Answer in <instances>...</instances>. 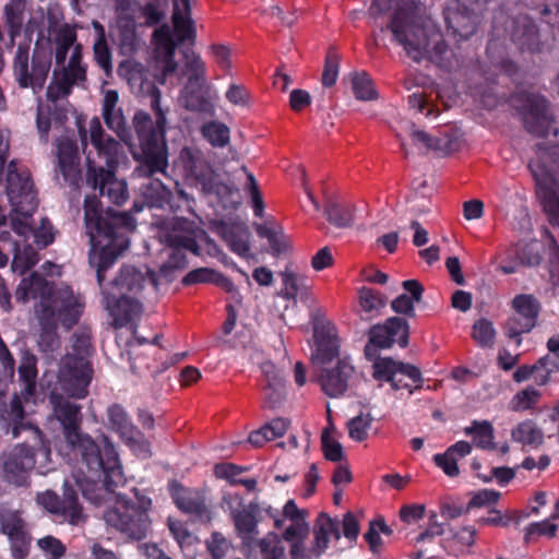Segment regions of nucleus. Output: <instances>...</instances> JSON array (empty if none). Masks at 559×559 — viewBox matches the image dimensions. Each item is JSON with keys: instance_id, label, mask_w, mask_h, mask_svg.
Returning a JSON list of instances; mask_svg holds the SVG:
<instances>
[{"instance_id": "obj_32", "label": "nucleus", "mask_w": 559, "mask_h": 559, "mask_svg": "<svg viewBox=\"0 0 559 559\" xmlns=\"http://www.w3.org/2000/svg\"><path fill=\"white\" fill-rule=\"evenodd\" d=\"M472 451V445L467 441H457L449 447L444 453L433 455L435 464L442 469L449 477H456L460 474L457 461Z\"/></svg>"}, {"instance_id": "obj_60", "label": "nucleus", "mask_w": 559, "mask_h": 559, "mask_svg": "<svg viewBox=\"0 0 559 559\" xmlns=\"http://www.w3.org/2000/svg\"><path fill=\"white\" fill-rule=\"evenodd\" d=\"M542 205L549 224L559 228V193L555 190H545L542 195Z\"/></svg>"}, {"instance_id": "obj_27", "label": "nucleus", "mask_w": 559, "mask_h": 559, "mask_svg": "<svg viewBox=\"0 0 559 559\" xmlns=\"http://www.w3.org/2000/svg\"><path fill=\"white\" fill-rule=\"evenodd\" d=\"M25 411L20 395L14 394L9 402L0 397V420L11 428L13 438H17L21 430H32L38 443L43 441L39 428L24 423Z\"/></svg>"}, {"instance_id": "obj_51", "label": "nucleus", "mask_w": 559, "mask_h": 559, "mask_svg": "<svg viewBox=\"0 0 559 559\" xmlns=\"http://www.w3.org/2000/svg\"><path fill=\"white\" fill-rule=\"evenodd\" d=\"M262 559H285V547L281 537L269 533L258 543Z\"/></svg>"}, {"instance_id": "obj_55", "label": "nucleus", "mask_w": 559, "mask_h": 559, "mask_svg": "<svg viewBox=\"0 0 559 559\" xmlns=\"http://www.w3.org/2000/svg\"><path fill=\"white\" fill-rule=\"evenodd\" d=\"M473 340L481 347H491L495 343L496 331L487 319H479L473 325Z\"/></svg>"}, {"instance_id": "obj_16", "label": "nucleus", "mask_w": 559, "mask_h": 559, "mask_svg": "<svg viewBox=\"0 0 559 559\" xmlns=\"http://www.w3.org/2000/svg\"><path fill=\"white\" fill-rule=\"evenodd\" d=\"M36 501L49 513L60 516L71 525H79L86 519L78 492L69 481L63 485L62 498L52 490H46L37 495Z\"/></svg>"}, {"instance_id": "obj_64", "label": "nucleus", "mask_w": 559, "mask_h": 559, "mask_svg": "<svg viewBox=\"0 0 559 559\" xmlns=\"http://www.w3.org/2000/svg\"><path fill=\"white\" fill-rule=\"evenodd\" d=\"M209 52L213 61L225 73L231 72V53L230 49L221 44H213L209 47Z\"/></svg>"}, {"instance_id": "obj_23", "label": "nucleus", "mask_w": 559, "mask_h": 559, "mask_svg": "<svg viewBox=\"0 0 559 559\" xmlns=\"http://www.w3.org/2000/svg\"><path fill=\"white\" fill-rule=\"evenodd\" d=\"M35 466L34 448L24 443L15 445L4 455L3 472L9 483L22 486L26 483L28 473Z\"/></svg>"}, {"instance_id": "obj_28", "label": "nucleus", "mask_w": 559, "mask_h": 559, "mask_svg": "<svg viewBox=\"0 0 559 559\" xmlns=\"http://www.w3.org/2000/svg\"><path fill=\"white\" fill-rule=\"evenodd\" d=\"M354 372V367L346 359L338 360L334 368L321 371L318 379L321 390L333 399L343 396Z\"/></svg>"}, {"instance_id": "obj_4", "label": "nucleus", "mask_w": 559, "mask_h": 559, "mask_svg": "<svg viewBox=\"0 0 559 559\" xmlns=\"http://www.w3.org/2000/svg\"><path fill=\"white\" fill-rule=\"evenodd\" d=\"M84 222L91 243L90 260L96 266L97 282L103 290L106 288V271L129 247L128 236L134 231L136 224L133 216L127 212L110 209L103 211L96 195H87L84 200Z\"/></svg>"}, {"instance_id": "obj_53", "label": "nucleus", "mask_w": 559, "mask_h": 559, "mask_svg": "<svg viewBox=\"0 0 559 559\" xmlns=\"http://www.w3.org/2000/svg\"><path fill=\"white\" fill-rule=\"evenodd\" d=\"M0 530L10 538L26 531L27 527L19 511H3L0 513Z\"/></svg>"}, {"instance_id": "obj_8", "label": "nucleus", "mask_w": 559, "mask_h": 559, "mask_svg": "<svg viewBox=\"0 0 559 559\" xmlns=\"http://www.w3.org/2000/svg\"><path fill=\"white\" fill-rule=\"evenodd\" d=\"M206 233L194 222L182 217H173L163 223L159 231L160 241L169 248L167 261L162 264L159 272L168 276L170 272L182 270L188 265L186 252L200 255L199 240Z\"/></svg>"}, {"instance_id": "obj_46", "label": "nucleus", "mask_w": 559, "mask_h": 559, "mask_svg": "<svg viewBox=\"0 0 559 559\" xmlns=\"http://www.w3.org/2000/svg\"><path fill=\"white\" fill-rule=\"evenodd\" d=\"M39 261L38 251L32 245L15 243L12 270L20 275L25 274Z\"/></svg>"}, {"instance_id": "obj_30", "label": "nucleus", "mask_w": 559, "mask_h": 559, "mask_svg": "<svg viewBox=\"0 0 559 559\" xmlns=\"http://www.w3.org/2000/svg\"><path fill=\"white\" fill-rule=\"evenodd\" d=\"M58 167L64 180L75 183L80 177V158L74 140L60 138L57 141Z\"/></svg>"}, {"instance_id": "obj_12", "label": "nucleus", "mask_w": 559, "mask_h": 559, "mask_svg": "<svg viewBox=\"0 0 559 559\" xmlns=\"http://www.w3.org/2000/svg\"><path fill=\"white\" fill-rule=\"evenodd\" d=\"M510 103L521 114L524 127L531 134L538 138H544L550 132L557 134L554 115L544 96L521 91L511 96Z\"/></svg>"}, {"instance_id": "obj_33", "label": "nucleus", "mask_w": 559, "mask_h": 559, "mask_svg": "<svg viewBox=\"0 0 559 559\" xmlns=\"http://www.w3.org/2000/svg\"><path fill=\"white\" fill-rule=\"evenodd\" d=\"M180 74L186 80L185 85H189V88L209 84L206 63L200 55L194 52L185 55Z\"/></svg>"}, {"instance_id": "obj_48", "label": "nucleus", "mask_w": 559, "mask_h": 559, "mask_svg": "<svg viewBox=\"0 0 559 559\" xmlns=\"http://www.w3.org/2000/svg\"><path fill=\"white\" fill-rule=\"evenodd\" d=\"M352 88L355 97L359 100H372L378 98L371 76L365 72H355L350 75Z\"/></svg>"}, {"instance_id": "obj_26", "label": "nucleus", "mask_w": 559, "mask_h": 559, "mask_svg": "<svg viewBox=\"0 0 559 559\" xmlns=\"http://www.w3.org/2000/svg\"><path fill=\"white\" fill-rule=\"evenodd\" d=\"M314 350L311 359L314 364H328L338 356L340 342L336 329L331 322H317L313 326Z\"/></svg>"}, {"instance_id": "obj_2", "label": "nucleus", "mask_w": 559, "mask_h": 559, "mask_svg": "<svg viewBox=\"0 0 559 559\" xmlns=\"http://www.w3.org/2000/svg\"><path fill=\"white\" fill-rule=\"evenodd\" d=\"M391 11L386 28L393 40L403 47L415 62L428 59L447 71L459 66V59L441 35L426 25V8L418 0H372L369 13L373 16Z\"/></svg>"}, {"instance_id": "obj_24", "label": "nucleus", "mask_w": 559, "mask_h": 559, "mask_svg": "<svg viewBox=\"0 0 559 559\" xmlns=\"http://www.w3.org/2000/svg\"><path fill=\"white\" fill-rule=\"evenodd\" d=\"M102 294L104 307L112 318L115 328H123L140 316L142 306L136 299L116 295L107 288Z\"/></svg>"}, {"instance_id": "obj_37", "label": "nucleus", "mask_w": 559, "mask_h": 559, "mask_svg": "<svg viewBox=\"0 0 559 559\" xmlns=\"http://www.w3.org/2000/svg\"><path fill=\"white\" fill-rule=\"evenodd\" d=\"M211 90V85L206 86H191L185 85L181 91V99L186 109L195 112L211 114L213 105L211 99L206 96Z\"/></svg>"}, {"instance_id": "obj_5", "label": "nucleus", "mask_w": 559, "mask_h": 559, "mask_svg": "<svg viewBox=\"0 0 559 559\" xmlns=\"http://www.w3.org/2000/svg\"><path fill=\"white\" fill-rule=\"evenodd\" d=\"M51 402L55 417L62 426L67 443L80 452L83 462L91 471L104 473L106 490L114 492L124 481L114 443L105 435L100 437L99 442H96L81 431L83 419L81 405L61 395H53Z\"/></svg>"}, {"instance_id": "obj_13", "label": "nucleus", "mask_w": 559, "mask_h": 559, "mask_svg": "<svg viewBox=\"0 0 559 559\" xmlns=\"http://www.w3.org/2000/svg\"><path fill=\"white\" fill-rule=\"evenodd\" d=\"M5 191L13 212L35 213L38 206L37 194L27 168L20 167L14 160L7 169Z\"/></svg>"}, {"instance_id": "obj_7", "label": "nucleus", "mask_w": 559, "mask_h": 559, "mask_svg": "<svg viewBox=\"0 0 559 559\" xmlns=\"http://www.w3.org/2000/svg\"><path fill=\"white\" fill-rule=\"evenodd\" d=\"M88 133L90 141L96 148L98 156L104 158L106 168L97 165L88 154L86 156V182L94 190H98L102 197H107L111 203L121 205L128 198V189L127 183L117 179L115 175L120 143L111 136L105 135L97 117L90 121Z\"/></svg>"}, {"instance_id": "obj_6", "label": "nucleus", "mask_w": 559, "mask_h": 559, "mask_svg": "<svg viewBox=\"0 0 559 559\" xmlns=\"http://www.w3.org/2000/svg\"><path fill=\"white\" fill-rule=\"evenodd\" d=\"M173 29L163 24L153 33L152 68L155 81L165 84L168 75L177 69L175 51L178 45H193L197 38L195 23L191 17L190 0H174Z\"/></svg>"}, {"instance_id": "obj_49", "label": "nucleus", "mask_w": 559, "mask_h": 559, "mask_svg": "<svg viewBox=\"0 0 559 559\" xmlns=\"http://www.w3.org/2000/svg\"><path fill=\"white\" fill-rule=\"evenodd\" d=\"M354 207L349 203L330 202L325 207L328 221L336 227H347L353 222Z\"/></svg>"}, {"instance_id": "obj_39", "label": "nucleus", "mask_w": 559, "mask_h": 559, "mask_svg": "<svg viewBox=\"0 0 559 559\" xmlns=\"http://www.w3.org/2000/svg\"><path fill=\"white\" fill-rule=\"evenodd\" d=\"M511 438L523 445L537 448L544 441V432L535 421L526 419L511 430Z\"/></svg>"}, {"instance_id": "obj_10", "label": "nucleus", "mask_w": 559, "mask_h": 559, "mask_svg": "<svg viewBox=\"0 0 559 559\" xmlns=\"http://www.w3.org/2000/svg\"><path fill=\"white\" fill-rule=\"evenodd\" d=\"M501 31L506 32L511 43L522 53L531 55L543 51L544 43L540 40L538 29L533 20L527 15H519L509 19L502 12L495 16L492 25V38L487 46V55L496 62L495 55L499 48Z\"/></svg>"}, {"instance_id": "obj_44", "label": "nucleus", "mask_w": 559, "mask_h": 559, "mask_svg": "<svg viewBox=\"0 0 559 559\" xmlns=\"http://www.w3.org/2000/svg\"><path fill=\"white\" fill-rule=\"evenodd\" d=\"M464 433L473 438V443L484 450H491L495 448L493 427L488 420H474L471 426L464 428Z\"/></svg>"}, {"instance_id": "obj_35", "label": "nucleus", "mask_w": 559, "mask_h": 559, "mask_svg": "<svg viewBox=\"0 0 559 559\" xmlns=\"http://www.w3.org/2000/svg\"><path fill=\"white\" fill-rule=\"evenodd\" d=\"M145 278L141 272L132 266H123L107 289L116 293V295L127 296L128 293L142 290Z\"/></svg>"}, {"instance_id": "obj_61", "label": "nucleus", "mask_w": 559, "mask_h": 559, "mask_svg": "<svg viewBox=\"0 0 559 559\" xmlns=\"http://www.w3.org/2000/svg\"><path fill=\"white\" fill-rule=\"evenodd\" d=\"M371 420L372 419L370 418L369 414H360L352 418L347 424L350 439L357 442L365 441L368 438Z\"/></svg>"}, {"instance_id": "obj_41", "label": "nucleus", "mask_w": 559, "mask_h": 559, "mask_svg": "<svg viewBox=\"0 0 559 559\" xmlns=\"http://www.w3.org/2000/svg\"><path fill=\"white\" fill-rule=\"evenodd\" d=\"M358 305L366 318L370 319L378 316L380 310L385 307L386 298L378 289L364 286L358 290Z\"/></svg>"}, {"instance_id": "obj_20", "label": "nucleus", "mask_w": 559, "mask_h": 559, "mask_svg": "<svg viewBox=\"0 0 559 559\" xmlns=\"http://www.w3.org/2000/svg\"><path fill=\"white\" fill-rule=\"evenodd\" d=\"M56 290L50 282L37 272H34L21 281L16 289V298L23 302L31 299H39V302L35 306V314L38 320L51 324L53 313L48 302Z\"/></svg>"}, {"instance_id": "obj_57", "label": "nucleus", "mask_w": 559, "mask_h": 559, "mask_svg": "<svg viewBox=\"0 0 559 559\" xmlns=\"http://www.w3.org/2000/svg\"><path fill=\"white\" fill-rule=\"evenodd\" d=\"M321 449L324 457L331 462H342L344 451L342 444L332 436L329 429H324L321 435Z\"/></svg>"}, {"instance_id": "obj_9", "label": "nucleus", "mask_w": 559, "mask_h": 559, "mask_svg": "<svg viewBox=\"0 0 559 559\" xmlns=\"http://www.w3.org/2000/svg\"><path fill=\"white\" fill-rule=\"evenodd\" d=\"M152 500L135 490V500L118 496L116 502L108 508L103 519L105 523L132 540L144 539L151 530L148 511Z\"/></svg>"}, {"instance_id": "obj_18", "label": "nucleus", "mask_w": 559, "mask_h": 559, "mask_svg": "<svg viewBox=\"0 0 559 559\" xmlns=\"http://www.w3.org/2000/svg\"><path fill=\"white\" fill-rule=\"evenodd\" d=\"M372 368L373 378L379 381L390 382L395 391L407 390L412 394V385L415 384V388H419L423 381L421 372L417 367L395 361L391 358L377 359Z\"/></svg>"}, {"instance_id": "obj_56", "label": "nucleus", "mask_w": 559, "mask_h": 559, "mask_svg": "<svg viewBox=\"0 0 559 559\" xmlns=\"http://www.w3.org/2000/svg\"><path fill=\"white\" fill-rule=\"evenodd\" d=\"M37 547L46 559H61L67 552V546L52 535L39 538L37 540Z\"/></svg>"}, {"instance_id": "obj_43", "label": "nucleus", "mask_w": 559, "mask_h": 559, "mask_svg": "<svg viewBox=\"0 0 559 559\" xmlns=\"http://www.w3.org/2000/svg\"><path fill=\"white\" fill-rule=\"evenodd\" d=\"M231 518L237 535L245 544H251L258 534V521L254 513L248 509H242L233 512Z\"/></svg>"}, {"instance_id": "obj_15", "label": "nucleus", "mask_w": 559, "mask_h": 559, "mask_svg": "<svg viewBox=\"0 0 559 559\" xmlns=\"http://www.w3.org/2000/svg\"><path fill=\"white\" fill-rule=\"evenodd\" d=\"M488 0H455L444 10L447 31L454 38L466 39L480 22V14Z\"/></svg>"}, {"instance_id": "obj_36", "label": "nucleus", "mask_w": 559, "mask_h": 559, "mask_svg": "<svg viewBox=\"0 0 559 559\" xmlns=\"http://www.w3.org/2000/svg\"><path fill=\"white\" fill-rule=\"evenodd\" d=\"M62 119H66V112L58 107L57 102L48 99V103H43L39 100L37 105L36 127L43 142H48L51 121H61Z\"/></svg>"}, {"instance_id": "obj_59", "label": "nucleus", "mask_w": 559, "mask_h": 559, "mask_svg": "<svg viewBox=\"0 0 559 559\" xmlns=\"http://www.w3.org/2000/svg\"><path fill=\"white\" fill-rule=\"evenodd\" d=\"M341 57L334 48L326 52L325 63L322 72V84L331 87L336 83L338 76Z\"/></svg>"}, {"instance_id": "obj_47", "label": "nucleus", "mask_w": 559, "mask_h": 559, "mask_svg": "<svg viewBox=\"0 0 559 559\" xmlns=\"http://www.w3.org/2000/svg\"><path fill=\"white\" fill-rule=\"evenodd\" d=\"M542 394L533 386L516 392L510 401L509 408L516 413L534 411L539 404Z\"/></svg>"}, {"instance_id": "obj_11", "label": "nucleus", "mask_w": 559, "mask_h": 559, "mask_svg": "<svg viewBox=\"0 0 559 559\" xmlns=\"http://www.w3.org/2000/svg\"><path fill=\"white\" fill-rule=\"evenodd\" d=\"M48 305L53 313L51 324L38 320L43 329L39 346H43L46 352L53 350L59 344V338L56 333L58 322L64 329L70 330L79 322L84 307L81 298L75 296L73 290L68 286L58 288Z\"/></svg>"}, {"instance_id": "obj_50", "label": "nucleus", "mask_w": 559, "mask_h": 559, "mask_svg": "<svg viewBox=\"0 0 559 559\" xmlns=\"http://www.w3.org/2000/svg\"><path fill=\"white\" fill-rule=\"evenodd\" d=\"M19 378L23 384L21 395L27 401L34 395L36 389L37 368L33 359H26L20 365Z\"/></svg>"}, {"instance_id": "obj_40", "label": "nucleus", "mask_w": 559, "mask_h": 559, "mask_svg": "<svg viewBox=\"0 0 559 559\" xmlns=\"http://www.w3.org/2000/svg\"><path fill=\"white\" fill-rule=\"evenodd\" d=\"M247 468L236 465L234 463H218L214 466V475L216 478L225 479L230 485H241L248 491H253L257 488V480L254 478H239Z\"/></svg>"}, {"instance_id": "obj_21", "label": "nucleus", "mask_w": 559, "mask_h": 559, "mask_svg": "<svg viewBox=\"0 0 559 559\" xmlns=\"http://www.w3.org/2000/svg\"><path fill=\"white\" fill-rule=\"evenodd\" d=\"M394 343L401 347L408 344V323L403 318H389L383 324H377L369 331V344L366 346V353H371L377 347L389 348Z\"/></svg>"}, {"instance_id": "obj_34", "label": "nucleus", "mask_w": 559, "mask_h": 559, "mask_svg": "<svg viewBox=\"0 0 559 559\" xmlns=\"http://www.w3.org/2000/svg\"><path fill=\"white\" fill-rule=\"evenodd\" d=\"M223 239L229 249L242 258L250 255L248 227L241 224L223 225L221 228Z\"/></svg>"}, {"instance_id": "obj_29", "label": "nucleus", "mask_w": 559, "mask_h": 559, "mask_svg": "<svg viewBox=\"0 0 559 559\" xmlns=\"http://www.w3.org/2000/svg\"><path fill=\"white\" fill-rule=\"evenodd\" d=\"M341 538L340 522L331 518L328 513L321 512L313 526V543L310 552L314 557H320L329 547L331 539Z\"/></svg>"}, {"instance_id": "obj_14", "label": "nucleus", "mask_w": 559, "mask_h": 559, "mask_svg": "<svg viewBox=\"0 0 559 559\" xmlns=\"http://www.w3.org/2000/svg\"><path fill=\"white\" fill-rule=\"evenodd\" d=\"M93 378V367L84 356L67 354L60 362L58 382L61 390L71 397L84 399Z\"/></svg>"}, {"instance_id": "obj_63", "label": "nucleus", "mask_w": 559, "mask_h": 559, "mask_svg": "<svg viewBox=\"0 0 559 559\" xmlns=\"http://www.w3.org/2000/svg\"><path fill=\"white\" fill-rule=\"evenodd\" d=\"M14 559H25L29 555L32 536L28 530L8 538Z\"/></svg>"}, {"instance_id": "obj_42", "label": "nucleus", "mask_w": 559, "mask_h": 559, "mask_svg": "<svg viewBox=\"0 0 559 559\" xmlns=\"http://www.w3.org/2000/svg\"><path fill=\"white\" fill-rule=\"evenodd\" d=\"M118 38L122 53L132 55L139 46L134 16H121L117 20Z\"/></svg>"}, {"instance_id": "obj_1", "label": "nucleus", "mask_w": 559, "mask_h": 559, "mask_svg": "<svg viewBox=\"0 0 559 559\" xmlns=\"http://www.w3.org/2000/svg\"><path fill=\"white\" fill-rule=\"evenodd\" d=\"M48 45L38 38L35 43L32 68L27 45H19L13 59V75L21 88L31 87L34 93L43 90L48 78L52 55L56 61L53 79L47 87V99L57 102L67 97L73 86L87 79V64L83 61V45L78 40V27L62 23L49 27Z\"/></svg>"}, {"instance_id": "obj_3", "label": "nucleus", "mask_w": 559, "mask_h": 559, "mask_svg": "<svg viewBox=\"0 0 559 559\" xmlns=\"http://www.w3.org/2000/svg\"><path fill=\"white\" fill-rule=\"evenodd\" d=\"M151 108L155 114V122L144 111L135 112L133 127L139 140L138 153H133L135 159L141 162L136 168L139 176L148 178L147 183L141 190L144 199L151 207H163L170 199L171 192L158 179L151 178L155 173H165L167 162V146L165 142L166 118L160 107V92L156 86L148 87Z\"/></svg>"}, {"instance_id": "obj_45", "label": "nucleus", "mask_w": 559, "mask_h": 559, "mask_svg": "<svg viewBox=\"0 0 559 559\" xmlns=\"http://www.w3.org/2000/svg\"><path fill=\"white\" fill-rule=\"evenodd\" d=\"M26 0H10L4 7L5 24L12 40L21 34Z\"/></svg>"}, {"instance_id": "obj_54", "label": "nucleus", "mask_w": 559, "mask_h": 559, "mask_svg": "<svg viewBox=\"0 0 559 559\" xmlns=\"http://www.w3.org/2000/svg\"><path fill=\"white\" fill-rule=\"evenodd\" d=\"M203 136L213 145L224 147L229 142V129L218 121H210L202 127Z\"/></svg>"}, {"instance_id": "obj_38", "label": "nucleus", "mask_w": 559, "mask_h": 559, "mask_svg": "<svg viewBox=\"0 0 559 559\" xmlns=\"http://www.w3.org/2000/svg\"><path fill=\"white\" fill-rule=\"evenodd\" d=\"M283 286L280 296L296 305L297 298L304 299L309 296V286L306 280L295 272L286 269L281 273Z\"/></svg>"}, {"instance_id": "obj_22", "label": "nucleus", "mask_w": 559, "mask_h": 559, "mask_svg": "<svg viewBox=\"0 0 559 559\" xmlns=\"http://www.w3.org/2000/svg\"><path fill=\"white\" fill-rule=\"evenodd\" d=\"M191 174L200 181L204 192L217 197L223 207H235L238 204V190L219 181L203 160L194 162Z\"/></svg>"}, {"instance_id": "obj_62", "label": "nucleus", "mask_w": 559, "mask_h": 559, "mask_svg": "<svg viewBox=\"0 0 559 559\" xmlns=\"http://www.w3.org/2000/svg\"><path fill=\"white\" fill-rule=\"evenodd\" d=\"M221 280L227 281L218 272L209 267H199L190 271L182 280L185 285H194L199 283H218Z\"/></svg>"}, {"instance_id": "obj_17", "label": "nucleus", "mask_w": 559, "mask_h": 559, "mask_svg": "<svg viewBox=\"0 0 559 559\" xmlns=\"http://www.w3.org/2000/svg\"><path fill=\"white\" fill-rule=\"evenodd\" d=\"M511 307L518 317L508 319L504 333L520 346L522 343L521 335L531 332L535 328L542 306L535 296L519 294L512 299Z\"/></svg>"}, {"instance_id": "obj_52", "label": "nucleus", "mask_w": 559, "mask_h": 559, "mask_svg": "<svg viewBox=\"0 0 559 559\" xmlns=\"http://www.w3.org/2000/svg\"><path fill=\"white\" fill-rule=\"evenodd\" d=\"M309 534V526L305 520H295L286 527L283 533V537L290 544V549L294 546L299 548V551L308 550L304 542Z\"/></svg>"}, {"instance_id": "obj_19", "label": "nucleus", "mask_w": 559, "mask_h": 559, "mask_svg": "<svg viewBox=\"0 0 559 559\" xmlns=\"http://www.w3.org/2000/svg\"><path fill=\"white\" fill-rule=\"evenodd\" d=\"M108 425L119 435L120 439L138 456L146 459L151 456V444L145 436L135 427L127 412L119 404H114L107 411Z\"/></svg>"}, {"instance_id": "obj_58", "label": "nucleus", "mask_w": 559, "mask_h": 559, "mask_svg": "<svg viewBox=\"0 0 559 559\" xmlns=\"http://www.w3.org/2000/svg\"><path fill=\"white\" fill-rule=\"evenodd\" d=\"M411 138L420 152L442 151L448 146V142L443 139L431 136L420 130H413Z\"/></svg>"}, {"instance_id": "obj_31", "label": "nucleus", "mask_w": 559, "mask_h": 559, "mask_svg": "<svg viewBox=\"0 0 559 559\" xmlns=\"http://www.w3.org/2000/svg\"><path fill=\"white\" fill-rule=\"evenodd\" d=\"M118 93L114 90L105 92L103 98V117L106 126L115 131L119 139L130 145L131 135L127 128L121 108H117Z\"/></svg>"}, {"instance_id": "obj_25", "label": "nucleus", "mask_w": 559, "mask_h": 559, "mask_svg": "<svg viewBox=\"0 0 559 559\" xmlns=\"http://www.w3.org/2000/svg\"><path fill=\"white\" fill-rule=\"evenodd\" d=\"M169 491L179 510L203 521L211 520V512L201 491L187 488L177 481L170 483Z\"/></svg>"}]
</instances>
